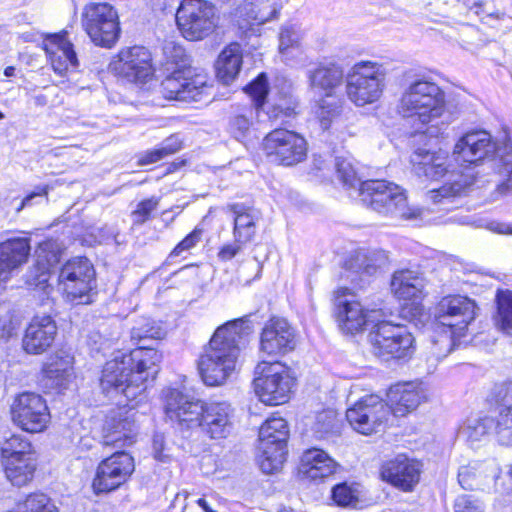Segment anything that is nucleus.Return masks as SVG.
<instances>
[{
	"instance_id": "0eeeda50",
	"label": "nucleus",
	"mask_w": 512,
	"mask_h": 512,
	"mask_svg": "<svg viewBox=\"0 0 512 512\" xmlns=\"http://www.w3.org/2000/svg\"><path fill=\"white\" fill-rule=\"evenodd\" d=\"M385 69L371 61L356 63L346 78V92L349 100L363 107L380 99L385 88Z\"/></svg>"
},
{
	"instance_id": "bf43d9fd",
	"label": "nucleus",
	"mask_w": 512,
	"mask_h": 512,
	"mask_svg": "<svg viewBox=\"0 0 512 512\" xmlns=\"http://www.w3.org/2000/svg\"><path fill=\"white\" fill-rule=\"evenodd\" d=\"M20 319L14 315H6L0 318V336L10 338L17 334L20 328Z\"/></svg>"
},
{
	"instance_id": "8fccbe9b",
	"label": "nucleus",
	"mask_w": 512,
	"mask_h": 512,
	"mask_svg": "<svg viewBox=\"0 0 512 512\" xmlns=\"http://www.w3.org/2000/svg\"><path fill=\"white\" fill-rule=\"evenodd\" d=\"M494 421V430L499 442L510 445L512 443V406L501 409Z\"/></svg>"
},
{
	"instance_id": "49530a36",
	"label": "nucleus",
	"mask_w": 512,
	"mask_h": 512,
	"mask_svg": "<svg viewBox=\"0 0 512 512\" xmlns=\"http://www.w3.org/2000/svg\"><path fill=\"white\" fill-rule=\"evenodd\" d=\"M1 455L4 460L10 458H24L26 456H35L30 441L23 435H12L6 439L1 447Z\"/></svg>"
},
{
	"instance_id": "2eb2a0df",
	"label": "nucleus",
	"mask_w": 512,
	"mask_h": 512,
	"mask_svg": "<svg viewBox=\"0 0 512 512\" xmlns=\"http://www.w3.org/2000/svg\"><path fill=\"white\" fill-rule=\"evenodd\" d=\"M267 159L283 166H293L307 156V142L298 133L277 128L268 133L262 143Z\"/></svg>"
},
{
	"instance_id": "c9c22d12",
	"label": "nucleus",
	"mask_w": 512,
	"mask_h": 512,
	"mask_svg": "<svg viewBox=\"0 0 512 512\" xmlns=\"http://www.w3.org/2000/svg\"><path fill=\"white\" fill-rule=\"evenodd\" d=\"M242 65V49L238 43H231L218 56L216 73L225 85L232 83L240 72Z\"/></svg>"
},
{
	"instance_id": "ea45409f",
	"label": "nucleus",
	"mask_w": 512,
	"mask_h": 512,
	"mask_svg": "<svg viewBox=\"0 0 512 512\" xmlns=\"http://www.w3.org/2000/svg\"><path fill=\"white\" fill-rule=\"evenodd\" d=\"M43 375L45 385L51 388H66L72 375L71 360L67 358H54L45 364Z\"/></svg>"
},
{
	"instance_id": "680f3d73",
	"label": "nucleus",
	"mask_w": 512,
	"mask_h": 512,
	"mask_svg": "<svg viewBox=\"0 0 512 512\" xmlns=\"http://www.w3.org/2000/svg\"><path fill=\"white\" fill-rule=\"evenodd\" d=\"M335 415L333 411H323L317 415V431L328 433L334 427Z\"/></svg>"
},
{
	"instance_id": "f03ea898",
	"label": "nucleus",
	"mask_w": 512,
	"mask_h": 512,
	"mask_svg": "<svg viewBox=\"0 0 512 512\" xmlns=\"http://www.w3.org/2000/svg\"><path fill=\"white\" fill-rule=\"evenodd\" d=\"M397 112L430 137L444 134L451 123L444 90L424 76L407 77Z\"/></svg>"
},
{
	"instance_id": "5fc2aeb1",
	"label": "nucleus",
	"mask_w": 512,
	"mask_h": 512,
	"mask_svg": "<svg viewBox=\"0 0 512 512\" xmlns=\"http://www.w3.org/2000/svg\"><path fill=\"white\" fill-rule=\"evenodd\" d=\"M246 92L253 98L249 105H253L259 110L264 104L268 93L267 78L264 74L259 75L252 83L246 87Z\"/></svg>"
},
{
	"instance_id": "a211bd4d",
	"label": "nucleus",
	"mask_w": 512,
	"mask_h": 512,
	"mask_svg": "<svg viewBox=\"0 0 512 512\" xmlns=\"http://www.w3.org/2000/svg\"><path fill=\"white\" fill-rule=\"evenodd\" d=\"M390 414L388 403L377 395H368L346 411V418L354 430L370 435L383 430Z\"/></svg>"
},
{
	"instance_id": "c03bdc74",
	"label": "nucleus",
	"mask_w": 512,
	"mask_h": 512,
	"mask_svg": "<svg viewBox=\"0 0 512 512\" xmlns=\"http://www.w3.org/2000/svg\"><path fill=\"white\" fill-rule=\"evenodd\" d=\"M302 35L294 25H287L281 29L279 36V52L286 60H292L302 54Z\"/></svg>"
},
{
	"instance_id": "79ce46f5",
	"label": "nucleus",
	"mask_w": 512,
	"mask_h": 512,
	"mask_svg": "<svg viewBox=\"0 0 512 512\" xmlns=\"http://www.w3.org/2000/svg\"><path fill=\"white\" fill-rule=\"evenodd\" d=\"M496 313L494 323L497 329L512 335V290L498 289L495 295Z\"/></svg>"
},
{
	"instance_id": "6e6552de",
	"label": "nucleus",
	"mask_w": 512,
	"mask_h": 512,
	"mask_svg": "<svg viewBox=\"0 0 512 512\" xmlns=\"http://www.w3.org/2000/svg\"><path fill=\"white\" fill-rule=\"evenodd\" d=\"M254 389L260 401L266 405H281L289 401L295 378L283 363L262 361L256 366Z\"/></svg>"
},
{
	"instance_id": "412c9836",
	"label": "nucleus",
	"mask_w": 512,
	"mask_h": 512,
	"mask_svg": "<svg viewBox=\"0 0 512 512\" xmlns=\"http://www.w3.org/2000/svg\"><path fill=\"white\" fill-rule=\"evenodd\" d=\"M13 422L30 433L42 432L50 422L46 401L38 394L24 392L11 405Z\"/></svg>"
},
{
	"instance_id": "a18cd8bd",
	"label": "nucleus",
	"mask_w": 512,
	"mask_h": 512,
	"mask_svg": "<svg viewBox=\"0 0 512 512\" xmlns=\"http://www.w3.org/2000/svg\"><path fill=\"white\" fill-rule=\"evenodd\" d=\"M494 418L483 417L469 419L459 429V435L469 442H476L482 440L494 428Z\"/></svg>"
},
{
	"instance_id": "69168bd1",
	"label": "nucleus",
	"mask_w": 512,
	"mask_h": 512,
	"mask_svg": "<svg viewBox=\"0 0 512 512\" xmlns=\"http://www.w3.org/2000/svg\"><path fill=\"white\" fill-rule=\"evenodd\" d=\"M164 158H165V156L163 155V153L161 152V150L158 147V148H155L153 150L146 151L145 153H143L138 159V165L145 166L148 164H153V163H156Z\"/></svg>"
},
{
	"instance_id": "774afa93",
	"label": "nucleus",
	"mask_w": 512,
	"mask_h": 512,
	"mask_svg": "<svg viewBox=\"0 0 512 512\" xmlns=\"http://www.w3.org/2000/svg\"><path fill=\"white\" fill-rule=\"evenodd\" d=\"M487 228L494 233L512 235V223L493 221L488 224Z\"/></svg>"
},
{
	"instance_id": "4be33fe9",
	"label": "nucleus",
	"mask_w": 512,
	"mask_h": 512,
	"mask_svg": "<svg viewBox=\"0 0 512 512\" xmlns=\"http://www.w3.org/2000/svg\"><path fill=\"white\" fill-rule=\"evenodd\" d=\"M137 426L134 413L125 408L112 411L105 420L103 426V445L109 446L117 451L135 442Z\"/></svg>"
},
{
	"instance_id": "338daca9",
	"label": "nucleus",
	"mask_w": 512,
	"mask_h": 512,
	"mask_svg": "<svg viewBox=\"0 0 512 512\" xmlns=\"http://www.w3.org/2000/svg\"><path fill=\"white\" fill-rule=\"evenodd\" d=\"M153 451L154 457L162 462L168 459V455L164 454V436L162 434H155L153 437Z\"/></svg>"
},
{
	"instance_id": "7ed1b4c3",
	"label": "nucleus",
	"mask_w": 512,
	"mask_h": 512,
	"mask_svg": "<svg viewBox=\"0 0 512 512\" xmlns=\"http://www.w3.org/2000/svg\"><path fill=\"white\" fill-rule=\"evenodd\" d=\"M252 331L249 316L228 321L216 329L198 361L200 376L207 386L223 385L231 377L241 347Z\"/></svg>"
},
{
	"instance_id": "1a4fd4ad",
	"label": "nucleus",
	"mask_w": 512,
	"mask_h": 512,
	"mask_svg": "<svg viewBox=\"0 0 512 512\" xmlns=\"http://www.w3.org/2000/svg\"><path fill=\"white\" fill-rule=\"evenodd\" d=\"M368 338L374 355L384 360L407 359L415 351L414 337L405 326L381 318L373 326Z\"/></svg>"
},
{
	"instance_id": "4468645a",
	"label": "nucleus",
	"mask_w": 512,
	"mask_h": 512,
	"mask_svg": "<svg viewBox=\"0 0 512 512\" xmlns=\"http://www.w3.org/2000/svg\"><path fill=\"white\" fill-rule=\"evenodd\" d=\"M58 286L69 301L89 303V292L95 287V270L89 259H69L59 271Z\"/></svg>"
},
{
	"instance_id": "aec40b11",
	"label": "nucleus",
	"mask_w": 512,
	"mask_h": 512,
	"mask_svg": "<svg viewBox=\"0 0 512 512\" xmlns=\"http://www.w3.org/2000/svg\"><path fill=\"white\" fill-rule=\"evenodd\" d=\"M335 315L343 332L355 334L362 331L368 324H376L382 317V312L376 309H364L347 288H341L336 292Z\"/></svg>"
},
{
	"instance_id": "58836bf2",
	"label": "nucleus",
	"mask_w": 512,
	"mask_h": 512,
	"mask_svg": "<svg viewBox=\"0 0 512 512\" xmlns=\"http://www.w3.org/2000/svg\"><path fill=\"white\" fill-rule=\"evenodd\" d=\"M5 473L10 482L15 486H23L33 479L36 470V456L24 458H10L3 461Z\"/></svg>"
},
{
	"instance_id": "20e7f679",
	"label": "nucleus",
	"mask_w": 512,
	"mask_h": 512,
	"mask_svg": "<svg viewBox=\"0 0 512 512\" xmlns=\"http://www.w3.org/2000/svg\"><path fill=\"white\" fill-rule=\"evenodd\" d=\"M162 355L153 347H137L128 355L121 354L107 361L100 378V387L107 396L122 394L135 400L146 390V382L157 373Z\"/></svg>"
},
{
	"instance_id": "c85d7f7f",
	"label": "nucleus",
	"mask_w": 512,
	"mask_h": 512,
	"mask_svg": "<svg viewBox=\"0 0 512 512\" xmlns=\"http://www.w3.org/2000/svg\"><path fill=\"white\" fill-rule=\"evenodd\" d=\"M37 262L27 274L26 283L29 286L40 288L45 294L51 290L48 284L50 278V269L60 260V254L55 250L52 242H44L36 250Z\"/></svg>"
},
{
	"instance_id": "f3484780",
	"label": "nucleus",
	"mask_w": 512,
	"mask_h": 512,
	"mask_svg": "<svg viewBox=\"0 0 512 512\" xmlns=\"http://www.w3.org/2000/svg\"><path fill=\"white\" fill-rule=\"evenodd\" d=\"M110 71L129 83L145 84L152 79V57L143 46L122 49L109 64Z\"/></svg>"
},
{
	"instance_id": "09e8293b",
	"label": "nucleus",
	"mask_w": 512,
	"mask_h": 512,
	"mask_svg": "<svg viewBox=\"0 0 512 512\" xmlns=\"http://www.w3.org/2000/svg\"><path fill=\"white\" fill-rule=\"evenodd\" d=\"M342 112V101L333 97H325L318 103L316 114L323 129H328Z\"/></svg>"
},
{
	"instance_id": "f8f14e48",
	"label": "nucleus",
	"mask_w": 512,
	"mask_h": 512,
	"mask_svg": "<svg viewBox=\"0 0 512 512\" xmlns=\"http://www.w3.org/2000/svg\"><path fill=\"white\" fill-rule=\"evenodd\" d=\"M208 77L185 63L168 75L161 83V93L169 100L203 101L210 96Z\"/></svg>"
},
{
	"instance_id": "052dcab7",
	"label": "nucleus",
	"mask_w": 512,
	"mask_h": 512,
	"mask_svg": "<svg viewBox=\"0 0 512 512\" xmlns=\"http://www.w3.org/2000/svg\"><path fill=\"white\" fill-rule=\"evenodd\" d=\"M248 242H238L234 238V242L224 244L219 252H218V258L221 261H229L233 259L240 251H242L243 246L246 245Z\"/></svg>"
},
{
	"instance_id": "2f4dec72",
	"label": "nucleus",
	"mask_w": 512,
	"mask_h": 512,
	"mask_svg": "<svg viewBox=\"0 0 512 512\" xmlns=\"http://www.w3.org/2000/svg\"><path fill=\"white\" fill-rule=\"evenodd\" d=\"M308 79L313 89L323 93L325 97H333L343 84L344 72L336 63H321L308 71Z\"/></svg>"
},
{
	"instance_id": "cd10ccee",
	"label": "nucleus",
	"mask_w": 512,
	"mask_h": 512,
	"mask_svg": "<svg viewBox=\"0 0 512 512\" xmlns=\"http://www.w3.org/2000/svg\"><path fill=\"white\" fill-rule=\"evenodd\" d=\"M66 33L48 35L43 41V48L50 58L55 73L63 76L70 68L78 66V59L72 44L66 40Z\"/></svg>"
},
{
	"instance_id": "13d9d810",
	"label": "nucleus",
	"mask_w": 512,
	"mask_h": 512,
	"mask_svg": "<svg viewBox=\"0 0 512 512\" xmlns=\"http://www.w3.org/2000/svg\"><path fill=\"white\" fill-rule=\"evenodd\" d=\"M455 512H483L484 505L469 495H461L455 501Z\"/></svg>"
},
{
	"instance_id": "a878e982",
	"label": "nucleus",
	"mask_w": 512,
	"mask_h": 512,
	"mask_svg": "<svg viewBox=\"0 0 512 512\" xmlns=\"http://www.w3.org/2000/svg\"><path fill=\"white\" fill-rule=\"evenodd\" d=\"M411 163L414 173L427 180H439L452 172L449 154L442 149H418L412 154Z\"/></svg>"
},
{
	"instance_id": "37998d69",
	"label": "nucleus",
	"mask_w": 512,
	"mask_h": 512,
	"mask_svg": "<svg viewBox=\"0 0 512 512\" xmlns=\"http://www.w3.org/2000/svg\"><path fill=\"white\" fill-rule=\"evenodd\" d=\"M165 336V330L156 321L141 317L136 320L134 326L131 329L130 337L131 341L138 345V347L144 346L142 342L146 340H158Z\"/></svg>"
},
{
	"instance_id": "e2e57ef3",
	"label": "nucleus",
	"mask_w": 512,
	"mask_h": 512,
	"mask_svg": "<svg viewBox=\"0 0 512 512\" xmlns=\"http://www.w3.org/2000/svg\"><path fill=\"white\" fill-rule=\"evenodd\" d=\"M159 149L161 150L163 155L167 157L178 152L181 149V141L178 136L171 135L161 143Z\"/></svg>"
},
{
	"instance_id": "4c0bfd02",
	"label": "nucleus",
	"mask_w": 512,
	"mask_h": 512,
	"mask_svg": "<svg viewBox=\"0 0 512 512\" xmlns=\"http://www.w3.org/2000/svg\"><path fill=\"white\" fill-rule=\"evenodd\" d=\"M387 263L383 251L359 250L346 261V268L356 274L372 276Z\"/></svg>"
},
{
	"instance_id": "bb28decb",
	"label": "nucleus",
	"mask_w": 512,
	"mask_h": 512,
	"mask_svg": "<svg viewBox=\"0 0 512 512\" xmlns=\"http://www.w3.org/2000/svg\"><path fill=\"white\" fill-rule=\"evenodd\" d=\"M339 467V464L324 450L311 448L301 456L299 473L304 479L318 482L334 475Z\"/></svg>"
},
{
	"instance_id": "dca6fc26",
	"label": "nucleus",
	"mask_w": 512,
	"mask_h": 512,
	"mask_svg": "<svg viewBox=\"0 0 512 512\" xmlns=\"http://www.w3.org/2000/svg\"><path fill=\"white\" fill-rule=\"evenodd\" d=\"M503 144L497 145L485 130H471L455 143L452 158L459 165H478L487 159H499Z\"/></svg>"
},
{
	"instance_id": "72a5a7b5",
	"label": "nucleus",
	"mask_w": 512,
	"mask_h": 512,
	"mask_svg": "<svg viewBox=\"0 0 512 512\" xmlns=\"http://www.w3.org/2000/svg\"><path fill=\"white\" fill-rule=\"evenodd\" d=\"M425 281L417 272L411 270L396 271L391 281V290L400 300L416 301L421 298Z\"/></svg>"
},
{
	"instance_id": "0e129e2a",
	"label": "nucleus",
	"mask_w": 512,
	"mask_h": 512,
	"mask_svg": "<svg viewBox=\"0 0 512 512\" xmlns=\"http://www.w3.org/2000/svg\"><path fill=\"white\" fill-rule=\"evenodd\" d=\"M188 498H189V493L185 490L177 493L170 505V511L171 512H185V510L188 508V505H189Z\"/></svg>"
},
{
	"instance_id": "864d4df0",
	"label": "nucleus",
	"mask_w": 512,
	"mask_h": 512,
	"mask_svg": "<svg viewBox=\"0 0 512 512\" xmlns=\"http://www.w3.org/2000/svg\"><path fill=\"white\" fill-rule=\"evenodd\" d=\"M335 169L338 179L345 187L355 188L357 185H361L362 182L358 179L356 171L349 160L337 157L335 159Z\"/></svg>"
},
{
	"instance_id": "7c9ffc66",
	"label": "nucleus",
	"mask_w": 512,
	"mask_h": 512,
	"mask_svg": "<svg viewBox=\"0 0 512 512\" xmlns=\"http://www.w3.org/2000/svg\"><path fill=\"white\" fill-rule=\"evenodd\" d=\"M30 249L28 238L8 239L0 243V282L7 281L12 272L27 261Z\"/></svg>"
},
{
	"instance_id": "ddd939ff",
	"label": "nucleus",
	"mask_w": 512,
	"mask_h": 512,
	"mask_svg": "<svg viewBox=\"0 0 512 512\" xmlns=\"http://www.w3.org/2000/svg\"><path fill=\"white\" fill-rule=\"evenodd\" d=\"M81 22L92 42L98 46L110 48L119 38L118 14L109 3L91 2L85 5Z\"/></svg>"
},
{
	"instance_id": "c756f323",
	"label": "nucleus",
	"mask_w": 512,
	"mask_h": 512,
	"mask_svg": "<svg viewBox=\"0 0 512 512\" xmlns=\"http://www.w3.org/2000/svg\"><path fill=\"white\" fill-rule=\"evenodd\" d=\"M387 398L391 413L395 416H404L416 409L426 395L420 384L410 382L391 387Z\"/></svg>"
},
{
	"instance_id": "9d476101",
	"label": "nucleus",
	"mask_w": 512,
	"mask_h": 512,
	"mask_svg": "<svg viewBox=\"0 0 512 512\" xmlns=\"http://www.w3.org/2000/svg\"><path fill=\"white\" fill-rule=\"evenodd\" d=\"M289 427L279 416L268 418L259 430V466L264 473L271 474L286 461Z\"/></svg>"
},
{
	"instance_id": "9b49d317",
	"label": "nucleus",
	"mask_w": 512,
	"mask_h": 512,
	"mask_svg": "<svg viewBox=\"0 0 512 512\" xmlns=\"http://www.w3.org/2000/svg\"><path fill=\"white\" fill-rule=\"evenodd\" d=\"M215 5L208 0H182L176 11V23L182 36L189 41H200L210 36L217 27Z\"/></svg>"
},
{
	"instance_id": "f704fd0d",
	"label": "nucleus",
	"mask_w": 512,
	"mask_h": 512,
	"mask_svg": "<svg viewBox=\"0 0 512 512\" xmlns=\"http://www.w3.org/2000/svg\"><path fill=\"white\" fill-rule=\"evenodd\" d=\"M234 216L233 236L238 242H250L256 233L258 212L242 203L228 205Z\"/></svg>"
},
{
	"instance_id": "6ab92c4d",
	"label": "nucleus",
	"mask_w": 512,
	"mask_h": 512,
	"mask_svg": "<svg viewBox=\"0 0 512 512\" xmlns=\"http://www.w3.org/2000/svg\"><path fill=\"white\" fill-rule=\"evenodd\" d=\"M135 470L133 457L116 451L103 459L97 466L92 489L95 494L110 493L128 481Z\"/></svg>"
},
{
	"instance_id": "603ef678",
	"label": "nucleus",
	"mask_w": 512,
	"mask_h": 512,
	"mask_svg": "<svg viewBox=\"0 0 512 512\" xmlns=\"http://www.w3.org/2000/svg\"><path fill=\"white\" fill-rule=\"evenodd\" d=\"M483 464L478 462L461 466L458 472V482L465 490H473L478 485L477 478L483 472Z\"/></svg>"
},
{
	"instance_id": "39448f33",
	"label": "nucleus",
	"mask_w": 512,
	"mask_h": 512,
	"mask_svg": "<svg viewBox=\"0 0 512 512\" xmlns=\"http://www.w3.org/2000/svg\"><path fill=\"white\" fill-rule=\"evenodd\" d=\"M476 308L474 300L461 295L446 296L438 303L435 314L438 336L432 348L437 358L446 357L455 348L475 319Z\"/></svg>"
},
{
	"instance_id": "393cba45",
	"label": "nucleus",
	"mask_w": 512,
	"mask_h": 512,
	"mask_svg": "<svg viewBox=\"0 0 512 512\" xmlns=\"http://www.w3.org/2000/svg\"><path fill=\"white\" fill-rule=\"evenodd\" d=\"M56 334L57 326L51 316L36 315L25 330L23 348L29 354H42L52 345Z\"/></svg>"
},
{
	"instance_id": "5701e85b",
	"label": "nucleus",
	"mask_w": 512,
	"mask_h": 512,
	"mask_svg": "<svg viewBox=\"0 0 512 512\" xmlns=\"http://www.w3.org/2000/svg\"><path fill=\"white\" fill-rule=\"evenodd\" d=\"M295 345L294 330L285 319H271L266 323L260 338L261 353L269 357H279L292 351Z\"/></svg>"
},
{
	"instance_id": "3c124183",
	"label": "nucleus",
	"mask_w": 512,
	"mask_h": 512,
	"mask_svg": "<svg viewBox=\"0 0 512 512\" xmlns=\"http://www.w3.org/2000/svg\"><path fill=\"white\" fill-rule=\"evenodd\" d=\"M296 102L292 96L285 95L271 104L268 109V116L271 120L282 121L295 115Z\"/></svg>"
},
{
	"instance_id": "423d86ee",
	"label": "nucleus",
	"mask_w": 512,
	"mask_h": 512,
	"mask_svg": "<svg viewBox=\"0 0 512 512\" xmlns=\"http://www.w3.org/2000/svg\"><path fill=\"white\" fill-rule=\"evenodd\" d=\"M360 200L382 216L412 220L421 216L422 210L409 205L405 189L386 180H366L360 185Z\"/></svg>"
},
{
	"instance_id": "6e6d98bb",
	"label": "nucleus",
	"mask_w": 512,
	"mask_h": 512,
	"mask_svg": "<svg viewBox=\"0 0 512 512\" xmlns=\"http://www.w3.org/2000/svg\"><path fill=\"white\" fill-rule=\"evenodd\" d=\"M159 205V198L151 197L138 203L136 209L132 212L133 223L142 225L148 221L153 211Z\"/></svg>"
},
{
	"instance_id": "a19ab883",
	"label": "nucleus",
	"mask_w": 512,
	"mask_h": 512,
	"mask_svg": "<svg viewBox=\"0 0 512 512\" xmlns=\"http://www.w3.org/2000/svg\"><path fill=\"white\" fill-rule=\"evenodd\" d=\"M257 117L258 110L253 105L238 107L230 117L229 132L237 140L246 138Z\"/></svg>"
},
{
	"instance_id": "de8ad7c7",
	"label": "nucleus",
	"mask_w": 512,
	"mask_h": 512,
	"mask_svg": "<svg viewBox=\"0 0 512 512\" xmlns=\"http://www.w3.org/2000/svg\"><path fill=\"white\" fill-rule=\"evenodd\" d=\"M361 495L360 485L346 482L337 484L332 489L335 503L343 507H356Z\"/></svg>"
},
{
	"instance_id": "4d7b16f0",
	"label": "nucleus",
	"mask_w": 512,
	"mask_h": 512,
	"mask_svg": "<svg viewBox=\"0 0 512 512\" xmlns=\"http://www.w3.org/2000/svg\"><path fill=\"white\" fill-rule=\"evenodd\" d=\"M203 230L196 227L191 233H189L182 241H180L175 248L169 254V258H175L180 256L183 252L189 251L194 248L201 240Z\"/></svg>"
},
{
	"instance_id": "f257e3e1",
	"label": "nucleus",
	"mask_w": 512,
	"mask_h": 512,
	"mask_svg": "<svg viewBox=\"0 0 512 512\" xmlns=\"http://www.w3.org/2000/svg\"><path fill=\"white\" fill-rule=\"evenodd\" d=\"M165 413L181 429L199 428L210 439L227 438L233 429V408L228 402L203 403L175 388L163 391Z\"/></svg>"
},
{
	"instance_id": "b1692460",
	"label": "nucleus",
	"mask_w": 512,
	"mask_h": 512,
	"mask_svg": "<svg viewBox=\"0 0 512 512\" xmlns=\"http://www.w3.org/2000/svg\"><path fill=\"white\" fill-rule=\"evenodd\" d=\"M421 467L420 464L399 454L382 465L381 475L384 480L403 491H411L419 482Z\"/></svg>"
},
{
	"instance_id": "e433bc0d",
	"label": "nucleus",
	"mask_w": 512,
	"mask_h": 512,
	"mask_svg": "<svg viewBox=\"0 0 512 512\" xmlns=\"http://www.w3.org/2000/svg\"><path fill=\"white\" fill-rule=\"evenodd\" d=\"M476 184V177L473 173H461L452 182L445 183L438 189L430 190L427 198L434 204L445 203L454 197L466 195Z\"/></svg>"
},
{
	"instance_id": "473e14b6",
	"label": "nucleus",
	"mask_w": 512,
	"mask_h": 512,
	"mask_svg": "<svg viewBox=\"0 0 512 512\" xmlns=\"http://www.w3.org/2000/svg\"><path fill=\"white\" fill-rule=\"evenodd\" d=\"M503 151L499 159H494L492 168L496 176V187L492 194L493 200L512 195V143H503Z\"/></svg>"
}]
</instances>
